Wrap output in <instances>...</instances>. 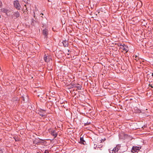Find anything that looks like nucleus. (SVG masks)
<instances>
[{"mask_svg":"<svg viewBox=\"0 0 153 153\" xmlns=\"http://www.w3.org/2000/svg\"><path fill=\"white\" fill-rule=\"evenodd\" d=\"M80 143L83 144H84V141L83 140V138L80 137Z\"/></svg>","mask_w":153,"mask_h":153,"instance_id":"obj_13","label":"nucleus"},{"mask_svg":"<svg viewBox=\"0 0 153 153\" xmlns=\"http://www.w3.org/2000/svg\"><path fill=\"white\" fill-rule=\"evenodd\" d=\"M98 146V148H100V145H99V144H97L96 147H97Z\"/></svg>","mask_w":153,"mask_h":153,"instance_id":"obj_23","label":"nucleus"},{"mask_svg":"<svg viewBox=\"0 0 153 153\" xmlns=\"http://www.w3.org/2000/svg\"><path fill=\"white\" fill-rule=\"evenodd\" d=\"M109 85V83H108L107 81H105L103 83V87L105 89H108V86Z\"/></svg>","mask_w":153,"mask_h":153,"instance_id":"obj_4","label":"nucleus"},{"mask_svg":"<svg viewBox=\"0 0 153 153\" xmlns=\"http://www.w3.org/2000/svg\"><path fill=\"white\" fill-rule=\"evenodd\" d=\"M76 83H74V82H71V88H74V86H75V84H76Z\"/></svg>","mask_w":153,"mask_h":153,"instance_id":"obj_15","label":"nucleus"},{"mask_svg":"<svg viewBox=\"0 0 153 153\" xmlns=\"http://www.w3.org/2000/svg\"><path fill=\"white\" fill-rule=\"evenodd\" d=\"M102 146H103V145H102V146H101V147H100V148H101V147H102Z\"/></svg>","mask_w":153,"mask_h":153,"instance_id":"obj_29","label":"nucleus"},{"mask_svg":"<svg viewBox=\"0 0 153 153\" xmlns=\"http://www.w3.org/2000/svg\"><path fill=\"white\" fill-rule=\"evenodd\" d=\"M137 56H135V58H137Z\"/></svg>","mask_w":153,"mask_h":153,"instance_id":"obj_31","label":"nucleus"},{"mask_svg":"<svg viewBox=\"0 0 153 153\" xmlns=\"http://www.w3.org/2000/svg\"><path fill=\"white\" fill-rule=\"evenodd\" d=\"M74 86V88H76L78 90L81 89V88L82 87V86L81 85L79 84L78 83H76L75 84V86Z\"/></svg>","mask_w":153,"mask_h":153,"instance_id":"obj_9","label":"nucleus"},{"mask_svg":"<svg viewBox=\"0 0 153 153\" xmlns=\"http://www.w3.org/2000/svg\"><path fill=\"white\" fill-rule=\"evenodd\" d=\"M51 134L54 137V138L56 137L57 135V133L56 132V131L54 130H52L51 131Z\"/></svg>","mask_w":153,"mask_h":153,"instance_id":"obj_8","label":"nucleus"},{"mask_svg":"<svg viewBox=\"0 0 153 153\" xmlns=\"http://www.w3.org/2000/svg\"><path fill=\"white\" fill-rule=\"evenodd\" d=\"M1 11L3 13H5L7 15V13L9 12V10L4 8H2L1 9Z\"/></svg>","mask_w":153,"mask_h":153,"instance_id":"obj_12","label":"nucleus"},{"mask_svg":"<svg viewBox=\"0 0 153 153\" xmlns=\"http://www.w3.org/2000/svg\"><path fill=\"white\" fill-rule=\"evenodd\" d=\"M105 140V138H104L103 139H101V140L100 139L99 140V141H101L100 143H101L102 142V141H103V142H104Z\"/></svg>","mask_w":153,"mask_h":153,"instance_id":"obj_18","label":"nucleus"},{"mask_svg":"<svg viewBox=\"0 0 153 153\" xmlns=\"http://www.w3.org/2000/svg\"><path fill=\"white\" fill-rule=\"evenodd\" d=\"M44 59L45 62H48L50 61L51 58H50L49 56H47L46 54H45L44 55Z\"/></svg>","mask_w":153,"mask_h":153,"instance_id":"obj_7","label":"nucleus"},{"mask_svg":"<svg viewBox=\"0 0 153 153\" xmlns=\"http://www.w3.org/2000/svg\"><path fill=\"white\" fill-rule=\"evenodd\" d=\"M2 5V4L1 2H0V7H1Z\"/></svg>","mask_w":153,"mask_h":153,"instance_id":"obj_21","label":"nucleus"},{"mask_svg":"<svg viewBox=\"0 0 153 153\" xmlns=\"http://www.w3.org/2000/svg\"><path fill=\"white\" fill-rule=\"evenodd\" d=\"M0 153H3L2 150L0 149Z\"/></svg>","mask_w":153,"mask_h":153,"instance_id":"obj_20","label":"nucleus"},{"mask_svg":"<svg viewBox=\"0 0 153 153\" xmlns=\"http://www.w3.org/2000/svg\"><path fill=\"white\" fill-rule=\"evenodd\" d=\"M48 0V1H49V2H51V1L50 0Z\"/></svg>","mask_w":153,"mask_h":153,"instance_id":"obj_26","label":"nucleus"},{"mask_svg":"<svg viewBox=\"0 0 153 153\" xmlns=\"http://www.w3.org/2000/svg\"><path fill=\"white\" fill-rule=\"evenodd\" d=\"M38 112V113L42 117L45 116V111L42 109H40Z\"/></svg>","mask_w":153,"mask_h":153,"instance_id":"obj_5","label":"nucleus"},{"mask_svg":"<svg viewBox=\"0 0 153 153\" xmlns=\"http://www.w3.org/2000/svg\"><path fill=\"white\" fill-rule=\"evenodd\" d=\"M151 75L153 76V73H149V74H147V77L149 76H149Z\"/></svg>","mask_w":153,"mask_h":153,"instance_id":"obj_16","label":"nucleus"},{"mask_svg":"<svg viewBox=\"0 0 153 153\" xmlns=\"http://www.w3.org/2000/svg\"><path fill=\"white\" fill-rule=\"evenodd\" d=\"M67 54L68 55H69V54L68 53Z\"/></svg>","mask_w":153,"mask_h":153,"instance_id":"obj_30","label":"nucleus"},{"mask_svg":"<svg viewBox=\"0 0 153 153\" xmlns=\"http://www.w3.org/2000/svg\"><path fill=\"white\" fill-rule=\"evenodd\" d=\"M13 4L14 7L17 10H20L21 6L19 2L17 0L14 1Z\"/></svg>","mask_w":153,"mask_h":153,"instance_id":"obj_2","label":"nucleus"},{"mask_svg":"<svg viewBox=\"0 0 153 153\" xmlns=\"http://www.w3.org/2000/svg\"><path fill=\"white\" fill-rule=\"evenodd\" d=\"M1 18V15H0V19Z\"/></svg>","mask_w":153,"mask_h":153,"instance_id":"obj_28","label":"nucleus"},{"mask_svg":"<svg viewBox=\"0 0 153 153\" xmlns=\"http://www.w3.org/2000/svg\"><path fill=\"white\" fill-rule=\"evenodd\" d=\"M136 113H140V112H141V111H140V110L138 109L137 108H136Z\"/></svg>","mask_w":153,"mask_h":153,"instance_id":"obj_17","label":"nucleus"},{"mask_svg":"<svg viewBox=\"0 0 153 153\" xmlns=\"http://www.w3.org/2000/svg\"><path fill=\"white\" fill-rule=\"evenodd\" d=\"M119 147L116 146L113 149H109V152L110 153H118V151L119 150Z\"/></svg>","mask_w":153,"mask_h":153,"instance_id":"obj_1","label":"nucleus"},{"mask_svg":"<svg viewBox=\"0 0 153 153\" xmlns=\"http://www.w3.org/2000/svg\"><path fill=\"white\" fill-rule=\"evenodd\" d=\"M149 85V87H150L151 88H153V82H150Z\"/></svg>","mask_w":153,"mask_h":153,"instance_id":"obj_14","label":"nucleus"},{"mask_svg":"<svg viewBox=\"0 0 153 153\" xmlns=\"http://www.w3.org/2000/svg\"><path fill=\"white\" fill-rule=\"evenodd\" d=\"M42 34L44 35L45 37H46L48 34V30L47 29H45L43 30Z\"/></svg>","mask_w":153,"mask_h":153,"instance_id":"obj_6","label":"nucleus"},{"mask_svg":"<svg viewBox=\"0 0 153 153\" xmlns=\"http://www.w3.org/2000/svg\"><path fill=\"white\" fill-rule=\"evenodd\" d=\"M13 15L16 17V18L19 17L20 16V13L18 11L15 12L14 14H13Z\"/></svg>","mask_w":153,"mask_h":153,"instance_id":"obj_11","label":"nucleus"},{"mask_svg":"<svg viewBox=\"0 0 153 153\" xmlns=\"http://www.w3.org/2000/svg\"><path fill=\"white\" fill-rule=\"evenodd\" d=\"M62 43L63 44V45L65 47H67L68 45V41H66V40L63 41L62 42Z\"/></svg>","mask_w":153,"mask_h":153,"instance_id":"obj_10","label":"nucleus"},{"mask_svg":"<svg viewBox=\"0 0 153 153\" xmlns=\"http://www.w3.org/2000/svg\"><path fill=\"white\" fill-rule=\"evenodd\" d=\"M68 53H69V52H70V50H68Z\"/></svg>","mask_w":153,"mask_h":153,"instance_id":"obj_25","label":"nucleus"},{"mask_svg":"<svg viewBox=\"0 0 153 153\" xmlns=\"http://www.w3.org/2000/svg\"><path fill=\"white\" fill-rule=\"evenodd\" d=\"M123 50L124 51H126V52H128L127 50L125 49V48H124V47H123Z\"/></svg>","mask_w":153,"mask_h":153,"instance_id":"obj_19","label":"nucleus"},{"mask_svg":"<svg viewBox=\"0 0 153 153\" xmlns=\"http://www.w3.org/2000/svg\"><path fill=\"white\" fill-rule=\"evenodd\" d=\"M42 14V15H43V14L42 13H41L40 14Z\"/></svg>","mask_w":153,"mask_h":153,"instance_id":"obj_27","label":"nucleus"},{"mask_svg":"<svg viewBox=\"0 0 153 153\" xmlns=\"http://www.w3.org/2000/svg\"><path fill=\"white\" fill-rule=\"evenodd\" d=\"M32 22L31 23V25H33V19H32Z\"/></svg>","mask_w":153,"mask_h":153,"instance_id":"obj_22","label":"nucleus"},{"mask_svg":"<svg viewBox=\"0 0 153 153\" xmlns=\"http://www.w3.org/2000/svg\"><path fill=\"white\" fill-rule=\"evenodd\" d=\"M140 149L141 147L140 146H133L132 148L131 152L133 153L135 152H138Z\"/></svg>","mask_w":153,"mask_h":153,"instance_id":"obj_3","label":"nucleus"},{"mask_svg":"<svg viewBox=\"0 0 153 153\" xmlns=\"http://www.w3.org/2000/svg\"><path fill=\"white\" fill-rule=\"evenodd\" d=\"M21 98H22V99L23 100H24V101H25V98H24V97L23 96H22V97H21Z\"/></svg>","mask_w":153,"mask_h":153,"instance_id":"obj_24","label":"nucleus"}]
</instances>
